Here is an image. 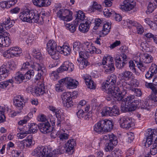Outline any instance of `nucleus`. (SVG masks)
Wrapping results in <instances>:
<instances>
[{
  "label": "nucleus",
  "mask_w": 157,
  "mask_h": 157,
  "mask_svg": "<svg viewBox=\"0 0 157 157\" xmlns=\"http://www.w3.org/2000/svg\"><path fill=\"white\" fill-rule=\"evenodd\" d=\"M85 14L82 11H79L77 14V17L75 20V22H77V24L80 21H83L85 19Z\"/></svg>",
  "instance_id": "40"
},
{
  "label": "nucleus",
  "mask_w": 157,
  "mask_h": 157,
  "mask_svg": "<svg viewBox=\"0 0 157 157\" xmlns=\"http://www.w3.org/2000/svg\"><path fill=\"white\" fill-rule=\"evenodd\" d=\"M63 105L65 107L67 108H69L71 107L73 105V102L72 100H68L66 101H64V102H63Z\"/></svg>",
  "instance_id": "61"
},
{
  "label": "nucleus",
  "mask_w": 157,
  "mask_h": 157,
  "mask_svg": "<svg viewBox=\"0 0 157 157\" xmlns=\"http://www.w3.org/2000/svg\"><path fill=\"white\" fill-rule=\"evenodd\" d=\"M64 81L63 79L59 80L58 82V83L56 85L55 90L57 92H61L64 90V89L63 86L65 85L64 82Z\"/></svg>",
  "instance_id": "30"
},
{
  "label": "nucleus",
  "mask_w": 157,
  "mask_h": 157,
  "mask_svg": "<svg viewBox=\"0 0 157 157\" xmlns=\"http://www.w3.org/2000/svg\"><path fill=\"white\" fill-rule=\"evenodd\" d=\"M102 126L101 121L100 120L94 125V131L99 134H102L104 133L105 132Z\"/></svg>",
  "instance_id": "25"
},
{
  "label": "nucleus",
  "mask_w": 157,
  "mask_h": 157,
  "mask_svg": "<svg viewBox=\"0 0 157 157\" xmlns=\"http://www.w3.org/2000/svg\"><path fill=\"white\" fill-rule=\"evenodd\" d=\"M157 6L155 3L153 2H149L147 6V10L146 13L147 14H149L152 13L155 9Z\"/></svg>",
  "instance_id": "36"
},
{
  "label": "nucleus",
  "mask_w": 157,
  "mask_h": 157,
  "mask_svg": "<svg viewBox=\"0 0 157 157\" xmlns=\"http://www.w3.org/2000/svg\"><path fill=\"white\" fill-rule=\"evenodd\" d=\"M104 14L107 17L112 16L115 13V11L111 9H105L103 11Z\"/></svg>",
  "instance_id": "56"
},
{
  "label": "nucleus",
  "mask_w": 157,
  "mask_h": 157,
  "mask_svg": "<svg viewBox=\"0 0 157 157\" xmlns=\"http://www.w3.org/2000/svg\"><path fill=\"white\" fill-rule=\"evenodd\" d=\"M14 23V21L13 20H11L8 17L5 21L3 22L2 24L4 25V27L7 30H8L13 26Z\"/></svg>",
  "instance_id": "29"
},
{
  "label": "nucleus",
  "mask_w": 157,
  "mask_h": 157,
  "mask_svg": "<svg viewBox=\"0 0 157 157\" xmlns=\"http://www.w3.org/2000/svg\"><path fill=\"white\" fill-rule=\"evenodd\" d=\"M34 63L33 64H30L29 62H26L23 64L22 67L21 68V70H28L31 68L33 69H35L36 67H35V63Z\"/></svg>",
  "instance_id": "37"
},
{
  "label": "nucleus",
  "mask_w": 157,
  "mask_h": 157,
  "mask_svg": "<svg viewBox=\"0 0 157 157\" xmlns=\"http://www.w3.org/2000/svg\"><path fill=\"white\" fill-rule=\"evenodd\" d=\"M55 115L58 119H60L61 120H63L65 118V115L63 112L59 109H57L55 113Z\"/></svg>",
  "instance_id": "48"
},
{
  "label": "nucleus",
  "mask_w": 157,
  "mask_h": 157,
  "mask_svg": "<svg viewBox=\"0 0 157 157\" xmlns=\"http://www.w3.org/2000/svg\"><path fill=\"white\" fill-rule=\"evenodd\" d=\"M121 86L124 87V88H126L133 91L137 96L140 97L142 95V93L140 89L133 87L134 84L133 82H136V84L137 85L139 84V83L136 80H131L129 83H127L124 80L121 81Z\"/></svg>",
  "instance_id": "7"
},
{
  "label": "nucleus",
  "mask_w": 157,
  "mask_h": 157,
  "mask_svg": "<svg viewBox=\"0 0 157 157\" xmlns=\"http://www.w3.org/2000/svg\"><path fill=\"white\" fill-rule=\"evenodd\" d=\"M77 22H75L74 24H68L66 25L65 27L67 30H69L71 33H74L76 29Z\"/></svg>",
  "instance_id": "46"
},
{
  "label": "nucleus",
  "mask_w": 157,
  "mask_h": 157,
  "mask_svg": "<svg viewBox=\"0 0 157 157\" xmlns=\"http://www.w3.org/2000/svg\"><path fill=\"white\" fill-rule=\"evenodd\" d=\"M65 151L67 152L72 150L76 145L75 141L74 139L68 140L65 144Z\"/></svg>",
  "instance_id": "22"
},
{
  "label": "nucleus",
  "mask_w": 157,
  "mask_h": 157,
  "mask_svg": "<svg viewBox=\"0 0 157 157\" xmlns=\"http://www.w3.org/2000/svg\"><path fill=\"white\" fill-rule=\"evenodd\" d=\"M135 6V3L131 0H124L123 5H120L119 8L123 11H128L133 9Z\"/></svg>",
  "instance_id": "10"
},
{
  "label": "nucleus",
  "mask_w": 157,
  "mask_h": 157,
  "mask_svg": "<svg viewBox=\"0 0 157 157\" xmlns=\"http://www.w3.org/2000/svg\"><path fill=\"white\" fill-rule=\"evenodd\" d=\"M121 75L124 78L128 80L130 79L133 77L132 73L130 71H125L121 73Z\"/></svg>",
  "instance_id": "43"
},
{
  "label": "nucleus",
  "mask_w": 157,
  "mask_h": 157,
  "mask_svg": "<svg viewBox=\"0 0 157 157\" xmlns=\"http://www.w3.org/2000/svg\"><path fill=\"white\" fill-rule=\"evenodd\" d=\"M142 62L145 63H150L152 62L153 58L152 56L148 53L144 54L142 56Z\"/></svg>",
  "instance_id": "31"
},
{
  "label": "nucleus",
  "mask_w": 157,
  "mask_h": 157,
  "mask_svg": "<svg viewBox=\"0 0 157 157\" xmlns=\"http://www.w3.org/2000/svg\"><path fill=\"white\" fill-rule=\"evenodd\" d=\"M111 110L112 116H116L120 114L119 109L117 106H113L112 108H111Z\"/></svg>",
  "instance_id": "55"
},
{
  "label": "nucleus",
  "mask_w": 157,
  "mask_h": 157,
  "mask_svg": "<svg viewBox=\"0 0 157 157\" xmlns=\"http://www.w3.org/2000/svg\"><path fill=\"white\" fill-rule=\"evenodd\" d=\"M51 0H33V2L35 6L38 7L47 6L50 5Z\"/></svg>",
  "instance_id": "18"
},
{
  "label": "nucleus",
  "mask_w": 157,
  "mask_h": 157,
  "mask_svg": "<svg viewBox=\"0 0 157 157\" xmlns=\"http://www.w3.org/2000/svg\"><path fill=\"white\" fill-rule=\"evenodd\" d=\"M84 79L86 85L90 89H94L95 86L94 82L91 79V77L88 76H84Z\"/></svg>",
  "instance_id": "26"
},
{
  "label": "nucleus",
  "mask_w": 157,
  "mask_h": 157,
  "mask_svg": "<svg viewBox=\"0 0 157 157\" xmlns=\"http://www.w3.org/2000/svg\"><path fill=\"white\" fill-rule=\"evenodd\" d=\"M39 129L40 132L44 134L50 132L52 130L51 126L48 122L39 123Z\"/></svg>",
  "instance_id": "14"
},
{
  "label": "nucleus",
  "mask_w": 157,
  "mask_h": 157,
  "mask_svg": "<svg viewBox=\"0 0 157 157\" xmlns=\"http://www.w3.org/2000/svg\"><path fill=\"white\" fill-rule=\"evenodd\" d=\"M62 120L60 119H57V121L56 122L54 118H52L50 119V121L52 123V125H55L56 124L57 127H59L61 125V121Z\"/></svg>",
  "instance_id": "62"
},
{
  "label": "nucleus",
  "mask_w": 157,
  "mask_h": 157,
  "mask_svg": "<svg viewBox=\"0 0 157 157\" xmlns=\"http://www.w3.org/2000/svg\"><path fill=\"white\" fill-rule=\"evenodd\" d=\"M33 55L34 57L37 59H40L41 58V55L39 50L34 49L33 51Z\"/></svg>",
  "instance_id": "53"
},
{
  "label": "nucleus",
  "mask_w": 157,
  "mask_h": 157,
  "mask_svg": "<svg viewBox=\"0 0 157 157\" xmlns=\"http://www.w3.org/2000/svg\"><path fill=\"white\" fill-rule=\"evenodd\" d=\"M61 98L63 102L68 100H72L71 93L70 92H65L63 93L61 95Z\"/></svg>",
  "instance_id": "39"
},
{
  "label": "nucleus",
  "mask_w": 157,
  "mask_h": 157,
  "mask_svg": "<svg viewBox=\"0 0 157 157\" xmlns=\"http://www.w3.org/2000/svg\"><path fill=\"white\" fill-rule=\"evenodd\" d=\"M61 51L59 53L63 54L64 56H68L71 52V49L70 47L67 46H63L62 47H60Z\"/></svg>",
  "instance_id": "28"
},
{
  "label": "nucleus",
  "mask_w": 157,
  "mask_h": 157,
  "mask_svg": "<svg viewBox=\"0 0 157 157\" xmlns=\"http://www.w3.org/2000/svg\"><path fill=\"white\" fill-rule=\"evenodd\" d=\"M56 17L60 20L64 21H68L72 19V11L65 9H59L56 11Z\"/></svg>",
  "instance_id": "5"
},
{
  "label": "nucleus",
  "mask_w": 157,
  "mask_h": 157,
  "mask_svg": "<svg viewBox=\"0 0 157 157\" xmlns=\"http://www.w3.org/2000/svg\"><path fill=\"white\" fill-rule=\"evenodd\" d=\"M124 96H123V98H124ZM120 101H122L121 105V110L123 112H125L129 111L128 105H129L126 103L125 101H122V99ZM117 101H118V100Z\"/></svg>",
  "instance_id": "51"
},
{
  "label": "nucleus",
  "mask_w": 157,
  "mask_h": 157,
  "mask_svg": "<svg viewBox=\"0 0 157 157\" xmlns=\"http://www.w3.org/2000/svg\"><path fill=\"white\" fill-rule=\"evenodd\" d=\"M91 22L89 20L85 21V23H81L78 27L79 30L82 33H85L88 31Z\"/></svg>",
  "instance_id": "20"
},
{
  "label": "nucleus",
  "mask_w": 157,
  "mask_h": 157,
  "mask_svg": "<svg viewBox=\"0 0 157 157\" xmlns=\"http://www.w3.org/2000/svg\"><path fill=\"white\" fill-rule=\"evenodd\" d=\"M144 21L146 23L148 24L153 30H156L157 29V23H153L151 21L149 18H146L144 19Z\"/></svg>",
  "instance_id": "41"
},
{
  "label": "nucleus",
  "mask_w": 157,
  "mask_h": 157,
  "mask_svg": "<svg viewBox=\"0 0 157 157\" xmlns=\"http://www.w3.org/2000/svg\"><path fill=\"white\" fill-rule=\"evenodd\" d=\"M154 138L155 139H157V132L155 130H152L150 132H149L146 141L144 143V145L146 147H149L151 144Z\"/></svg>",
  "instance_id": "11"
},
{
  "label": "nucleus",
  "mask_w": 157,
  "mask_h": 157,
  "mask_svg": "<svg viewBox=\"0 0 157 157\" xmlns=\"http://www.w3.org/2000/svg\"><path fill=\"white\" fill-rule=\"evenodd\" d=\"M29 133L31 132L33 133L36 132L39 129V124H37L36 123H32L29 125Z\"/></svg>",
  "instance_id": "33"
},
{
  "label": "nucleus",
  "mask_w": 157,
  "mask_h": 157,
  "mask_svg": "<svg viewBox=\"0 0 157 157\" xmlns=\"http://www.w3.org/2000/svg\"><path fill=\"white\" fill-rule=\"evenodd\" d=\"M19 18L23 21L29 22L30 23L39 22L43 21V17H40L39 14L37 12H34L33 10L26 9L21 12L19 14Z\"/></svg>",
  "instance_id": "2"
},
{
  "label": "nucleus",
  "mask_w": 157,
  "mask_h": 157,
  "mask_svg": "<svg viewBox=\"0 0 157 157\" xmlns=\"http://www.w3.org/2000/svg\"><path fill=\"white\" fill-rule=\"evenodd\" d=\"M63 79L64 80V82L67 88L69 89L76 88L79 84L77 81L69 77L63 78Z\"/></svg>",
  "instance_id": "12"
},
{
  "label": "nucleus",
  "mask_w": 157,
  "mask_h": 157,
  "mask_svg": "<svg viewBox=\"0 0 157 157\" xmlns=\"http://www.w3.org/2000/svg\"><path fill=\"white\" fill-rule=\"evenodd\" d=\"M13 81L12 79H9L0 82V90L5 89L8 86L11 85L13 86Z\"/></svg>",
  "instance_id": "27"
},
{
  "label": "nucleus",
  "mask_w": 157,
  "mask_h": 157,
  "mask_svg": "<svg viewBox=\"0 0 157 157\" xmlns=\"http://www.w3.org/2000/svg\"><path fill=\"white\" fill-rule=\"evenodd\" d=\"M113 58L110 56H105L102 59L103 67L105 69V73H109L115 70Z\"/></svg>",
  "instance_id": "6"
},
{
  "label": "nucleus",
  "mask_w": 157,
  "mask_h": 157,
  "mask_svg": "<svg viewBox=\"0 0 157 157\" xmlns=\"http://www.w3.org/2000/svg\"><path fill=\"white\" fill-rule=\"evenodd\" d=\"M9 71L5 67L2 66L0 67V79L3 80L8 75Z\"/></svg>",
  "instance_id": "24"
},
{
  "label": "nucleus",
  "mask_w": 157,
  "mask_h": 157,
  "mask_svg": "<svg viewBox=\"0 0 157 157\" xmlns=\"http://www.w3.org/2000/svg\"><path fill=\"white\" fill-rule=\"evenodd\" d=\"M35 67H36L34 69L38 71L34 78V80L37 81L41 79L42 75H46V70L44 65L38 63H36Z\"/></svg>",
  "instance_id": "9"
},
{
  "label": "nucleus",
  "mask_w": 157,
  "mask_h": 157,
  "mask_svg": "<svg viewBox=\"0 0 157 157\" xmlns=\"http://www.w3.org/2000/svg\"><path fill=\"white\" fill-rule=\"evenodd\" d=\"M34 75V71L33 70H29L25 74L24 76L26 79H30Z\"/></svg>",
  "instance_id": "52"
},
{
  "label": "nucleus",
  "mask_w": 157,
  "mask_h": 157,
  "mask_svg": "<svg viewBox=\"0 0 157 157\" xmlns=\"http://www.w3.org/2000/svg\"><path fill=\"white\" fill-rule=\"evenodd\" d=\"M10 53V57L20 56L22 51L21 49L18 47H12L9 48Z\"/></svg>",
  "instance_id": "19"
},
{
  "label": "nucleus",
  "mask_w": 157,
  "mask_h": 157,
  "mask_svg": "<svg viewBox=\"0 0 157 157\" xmlns=\"http://www.w3.org/2000/svg\"><path fill=\"white\" fill-rule=\"evenodd\" d=\"M14 79L16 83L17 84H20L25 79L24 75L22 74H20L16 76L14 78Z\"/></svg>",
  "instance_id": "45"
},
{
  "label": "nucleus",
  "mask_w": 157,
  "mask_h": 157,
  "mask_svg": "<svg viewBox=\"0 0 157 157\" xmlns=\"http://www.w3.org/2000/svg\"><path fill=\"white\" fill-rule=\"evenodd\" d=\"M59 46L57 45L56 43L53 40H50L47 45V50L48 53L54 59L57 60L60 57L59 51Z\"/></svg>",
  "instance_id": "3"
},
{
  "label": "nucleus",
  "mask_w": 157,
  "mask_h": 157,
  "mask_svg": "<svg viewBox=\"0 0 157 157\" xmlns=\"http://www.w3.org/2000/svg\"><path fill=\"white\" fill-rule=\"evenodd\" d=\"M17 0H10L9 1H2L0 2V6L2 8H9L14 5Z\"/></svg>",
  "instance_id": "23"
},
{
  "label": "nucleus",
  "mask_w": 157,
  "mask_h": 157,
  "mask_svg": "<svg viewBox=\"0 0 157 157\" xmlns=\"http://www.w3.org/2000/svg\"><path fill=\"white\" fill-rule=\"evenodd\" d=\"M85 45L86 50V51L88 53L89 52L91 54H101V50L97 48L92 43L87 42L86 43Z\"/></svg>",
  "instance_id": "16"
},
{
  "label": "nucleus",
  "mask_w": 157,
  "mask_h": 157,
  "mask_svg": "<svg viewBox=\"0 0 157 157\" xmlns=\"http://www.w3.org/2000/svg\"><path fill=\"white\" fill-rule=\"evenodd\" d=\"M92 9L101 12L102 10L101 6L96 1H93L92 6Z\"/></svg>",
  "instance_id": "50"
},
{
  "label": "nucleus",
  "mask_w": 157,
  "mask_h": 157,
  "mask_svg": "<svg viewBox=\"0 0 157 157\" xmlns=\"http://www.w3.org/2000/svg\"><path fill=\"white\" fill-rule=\"evenodd\" d=\"M78 52L79 57L82 59H87L89 56L88 53L85 50L82 49Z\"/></svg>",
  "instance_id": "47"
},
{
  "label": "nucleus",
  "mask_w": 157,
  "mask_h": 157,
  "mask_svg": "<svg viewBox=\"0 0 157 157\" xmlns=\"http://www.w3.org/2000/svg\"><path fill=\"white\" fill-rule=\"evenodd\" d=\"M11 43V40L8 36L4 34H0V47H8Z\"/></svg>",
  "instance_id": "15"
},
{
  "label": "nucleus",
  "mask_w": 157,
  "mask_h": 157,
  "mask_svg": "<svg viewBox=\"0 0 157 157\" xmlns=\"http://www.w3.org/2000/svg\"><path fill=\"white\" fill-rule=\"evenodd\" d=\"M150 153L152 155H155L157 153V143L155 142L151 146Z\"/></svg>",
  "instance_id": "59"
},
{
  "label": "nucleus",
  "mask_w": 157,
  "mask_h": 157,
  "mask_svg": "<svg viewBox=\"0 0 157 157\" xmlns=\"http://www.w3.org/2000/svg\"><path fill=\"white\" fill-rule=\"evenodd\" d=\"M135 96L134 95H130L128 96L126 98L122 100L123 101H125V103L128 105H130V103L131 104L132 101H133L132 100L134 99Z\"/></svg>",
  "instance_id": "57"
},
{
  "label": "nucleus",
  "mask_w": 157,
  "mask_h": 157,
  "mask_svg": "<svg viewBox=\"0 0 157 157\" xmlns=\"http://www.w3.org/2000/svg\"><path fill=\"white\" fill-rule=\"evenodd\" d=\"M44 87L43 84H41L35 87L33 93L36 96L43 94L45 93Z\"/></svg>",
  "instance_id": "21"
},
{
  "label": "nucleus",
  "mask_w": 157,
  "mask_h": 157,
  "mask_svg": "<svg viewBox=\"0 0 157 157\" xmlns=\"http://www.w3.org/2000/svg\"><path fill=\"white\" fill-rule=\"evenodd\" d=\"M111 108L106 107L103 108L101 112V114L103 116H111Z\"/></svg>",
  "instance_id": "38"
},
{
  "label": "nucleus",
  "mask_w": 157,
  "mask_h": 157,
  "mask_svg": "<svg viewBox=\"0 0 157 157\" xmlns=\"http://www.w3.org/2000/svg\"><path fill=\"white\" fill-rule=\"evenodd\" d=\"M13 105L19 109H21L25 105L23 97L21 95H18L14 97Z\"/></svg>",
  "instance_id": "13"
},
{
  "label": "nucleus",
  "mask_w": 157,
  "mask_h": 157,
  "mask_svg": "<svg viewBox=\"0 0 157 157\" xmlns=\"http://www.w3.org/2000/svg\"><path fill=\"white\" fill-rule=\"evenodd\" d=\"M149 97L151 100L157 103V88L151 92Z\"/></svg>",
  "instance_id": "54"
},
{
  "label": "nucleus",
  "mask_w": 157,
  "mask_h": 157,
  "mask_svg": "<svg viewBox=\"0 0 157 157\" xmlns=\"http://www.w3.org/2000/svg\"><path fill=\"white\" fill-rule=\"evenodd\" d=\"M32 155L37 157H54L47 147L39 146L32 151Z\"/></svg>",
  "instance_id": "4"
},
{
  "label": "nucleus",
  "mask_w": 157,
  "mask_h": 157,
  "mask_svg": "<svg viewBox=\"0 0 157 157\" xmlns=\"http://www.w3.org/2000/svg\"><path fill=\"white\" fill-rule=\"evenodd\" d=\"M58 134L60 140L63 142H65L66 140H67L69 136V135L65 132H61V131L58 132Z\"/></svg>",
  "instance_id": "35"
},
{
  "label": "nucleus",
  "mask_w": 157,
  "mask_h": 157,
  "mask_svg": "<svg viewBox=\"0 0 157 157\" xmlns=\"http://www.w3.org/2000/svg\"><path fill=\"white\" fill-rule=\"evenodd\" d=\"M69 63V61H65L62 65L59 68L58 71L61 72L65 71H68V65Z\"/></svg>",
  "instance_id": "44"
},
{
  "label": "nucleus",
  "mask_w": 157,
  "mask_h": 157,
  "mask_svg": "<svg viewBox=\"0 0 157 157\" xmlns=\"http://www.w3.org/2000/svg\"><path fill=\"white\" fill-rule=\"evenodd\" d=\"M149 70L154 74H155L157 73V66L155 64H152Z\"/></svg>",
  "instance_id": "64"
},
{
  "label": "nucleus",
  "mask_w": 157,
  "mask_h": 157,
  "mask_svg": "<svg viewBox=\"0 0 157 157\" xmlns=\"http://www.w3.org/2000/svg\"><path fill=\"white\" fill-rule=\"evenodd\" d=\"M120 121L121 127L126 129H129L134 125L132 121V118L128 116L122 117L120 118Z\"/></svg>",
  "instance_id": "8"
},
{
  "label": "nucleus",
  "mask_w": 157,
  "mask_h": 157,
  "mask_svg": "<svg viewBox=\"0 0 157 157\" xmlns=\"http://www.w3.org/2000/svg\"><path fill=\"white\" fill-rule=\"evenodd\" d=\"M89 64V63L86 60V59H82L79 64V68L81 69H82L86 67Z\"/></svg>",
  "instance_id": "58"
},
{
  "label": "nucleus",
  "mask_w": 157,
  "mask_h": 157,
  "mask_svg": "<svg viewBox=\"0 0 157 157\" xmlns=\"http://www.w3.org/2000/svg\"><path fill=\"white\" fill-rule=\"evenodd\" d=\"M117 137L114 134L111 133L110 134L109 141L110 143H112L114 145L117 144L118 141Z\"/></svg>",
  "instance_id": "49"
},
{
  "label": "nucleus",
  "mask_w": 157,
  "mask_h": 157,
  "mask_svg": "<svg viewBox=\"0 0 157 157\" xmlns=\"http://www.w3.org/2000/svg\"><path fill=\"white\" fill-rule=\"evenodd\" d=\"M114 145L112 143H107L106 144L105 146V150L106 151H112L113 148V146Z\"/></svg>",
  "instance_id": "63"
},
{
  "label": "nucleus",
  "mask_w": 157,
  "mask_h": 157,
  "mask_svg": "<svg viewBox=\"0 0 157 157\" xmlns=\"http://www.w3.org/2000/svg\"><path fill=\"white\" fill-rule=\"evenodd\" d=\"M73 50L76 54L82 49V45L79 41H75L73 44Z\"/></svg>",
  "instance_id": "32"
},
{
  "label": "nucleus",
  "mask_w": 157,
  "mask_h": 157,
  "mask_svg": "<svg viewBox=\"0 0 157 157\" xmlns=\"http://www.w3.org/2000/svg\"><path fill=\"white\" fill-rule=\"evenodd\" d=\"M117 79V76L114 75L108 76L106 82L102 84L101 89L106 93L113 97L115 100L120 101L127 93V90L122 86L119 88L115 86Z\"/></svg>",
  "instance_id": "1"
},
{
  "label": "nucleus",
  "mask_w": 157,
  "mask_h": 157,
  "mask_svg": "<svg viewBox=\"0 0 157 157\" xmlns=\"http://www.w3.org/2000/svg\"><path fill=\"white\" fill-rule=\"evenodd\" d=\"M145 86L146 87L151 89V92H153L157 88L154 86V84L151 82H145Z\"/></svg>",
  "instance_id": "60"
},
{
  "label": "nucleus",
  "mask_w": 157,
  "mask_h": 157,
  "mask_svg": "<svg viewBox=\"0 0 157 157\" xmlns=\"http://www.w3.org/2000/svg\"><path fill=\"white\" fill-rule=\"evenodd\" d=\"M135 63L138 66V68L142 71L144 72L145 71L146 67L142 63V59L141 58L139 59V61L138 60L135 61Z\"/></svg>",
  "instance_id": "42"
},
{
  "label": "nucleus",
  "mask_w": 157,
  "mask_h": 157,
  "mask_svg": "<svg viewBox=\"0 0 157 157\" xmlns=\"http://www.w3.org/2000/svg\"><path fill=\"white\" fill-rule=\"evenodd\" d=\"M111 28L110 23L107 22L104 24L103 26V29L102 30L103 34L106 35L108 34L110 31Z\"/></svg>",
  "instance_id": "34"
},
{
  "label": "nucleus",
  "mask_w": 157,
  "mask_h": 157,
  "mask_svg": "<svg viewBox=\"0 0 157 157\" xmlns=\"http://www.w3.org/2000/svg\"><path fill=\"white\" fill-rule=\"evenodd\" d=\"M102 124L105 132L110 131L113 128V125L112 122L109 120L105 119L101 120Z\"/></svg>",
  "instance_id": "17"
}]
</instances>
